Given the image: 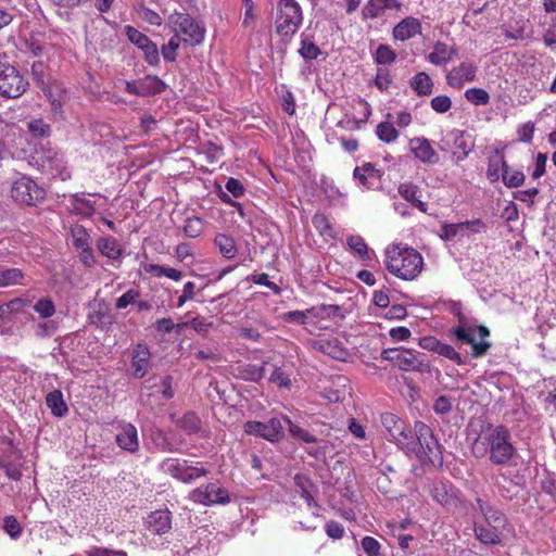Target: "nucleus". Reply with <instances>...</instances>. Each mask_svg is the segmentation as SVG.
<instances>
[{
    "label": "nucleus",
    "instance_id": "nucleus-64",
    "mask_svg": "<svg viewBox=\"0 0 556 556\" xmlns=\"http://www.w3.org/2000/svg\"><path fill=\"white\" fill-rule=\"evenodd\" d=\"M87 554L88 556H128L124 551H114L104 547H91Z\"/></svg>",
    "mask_w": 556,
    "mask_h": 556
},
{
    "label": "nucleus",
    "instance_id": "nucleus-16",
    "mask_svg": "<svg viewBox=\"0 0 556 556\" xmlns=\"http://www.w3.org/2000/svg\"><path fill=\"white\" fill-rule=\"evenodd\" d=\"M165 84L156 76H146L135 81H126L125 90L131 94L139 97H148L163 92Z\"/></svg>",
    "mask_w": 556,
    "mask_h": 556
},
{
    "label": "nucleus",
    "instance_id": "nucleus-50",
    "mask_svg": "<svg viewBox=\"0 0 556 556\" xmlns=\"http://www.w3.org/2000/svg\"><path fill=\"white\" fill-rule=\"evenodd\" d=\"M179 426L189 433L199 431L201 422L194 413L185 414L179 420Z\"/></svg>",
    "mask_w": 556,
    "mask_h": 556
},
{
    "label": "nucleus",
    "instance_id": "nucleus-46",
    "mask_svg": "<svg viewBox=\"0 0 556 556\" xmlns=\"http://www.w3.org/2000/svg\"><path fill=\"white\" fill-rule=\"evenodd\" d=\"M203 222L197 216H192L186 219L184 226V232L189 238H197L203 231Z\"/></svg>",
    "mask_w": 556,
    "mask_h": 556
},
{
    "label": "nucleus",
    "instance_id": "nucleus-1",
    "mask_svg": "<svg viewBox=\"0 0 556 556\" xmlns=\"http://www.w3.org/2000/svg\"><path fill=\"white\" fill-rule=\"evenodd\" d=\"M471 451L475 457H488L494 466H507L517 455L510 431L503 425H489L473 441Z\"/></svg>",
    "mask_w": 556,
    "mask_h": 556
},
{
    "label": "nucleus",
    "instance_id": "nucleus-31",
    "mask_svg": "<svg viewBox=\"0 0 556 556\" xmlns=\"http://www.w3.org/2000/svg\"><path fill=\"white\" fill-rule=\"evenodd\" d=\"M46 403L47 406L51 409V413L56 417L65 416L68 410L63 400V394L59 390H54L48 393Z\"/></svg>",
    "mask_w": 556,
    "mask_h": 556
},
{
    "label": "nucleus",
    "instance_id": "nucleus-44",
    "mask_svg": "<svg viewBox=\"0 0 556 556\" xmlns=\"http://www.w3.org/2000/svg\"><path fill=\"white\" fill-rule=\"evenodd\" d=\"M299 52L303 59L306 61H312L318 58L320 54V49L307 37L302 35L301 48Z\"/></svg>",
    "mask_w": 556,
    "mask_h": 556
},
{
    "label": "nucleus",
    "instance_id": "nucleus-56",
    "mask_svg": "<svg viewBox=\"0 0 556 556\" xmlns=\"http://www.w3.org/2000/svg\"><path fill=\"white\" fill-rule=\"evenodd\" d=\"M3 529L12 539L18 538L22 532L20 522L14 516H7L4 518Z\"/></svg>",
    "mask_w": 556,
    "mask_h": 556
},
{
    "label": "nucleus",
    "instance_id": "nucleus-53",
    "mask_svg": "<svg viewBox=\"0 0 556 556\" xmlns=\"http://www.w3.org/2000/svg\"><path fill=\"white\" fill-rule=\"evenodd\" d=\"M139 298V290L131 288L116 300L115 307L117 309H124L127 306L137 303Z\"/></svg>",
    "mask_w": 556,
    "mask_h": 556
},
{
    "label": "nucleus",
    "instance_id": "nucleus-9",
    "mask_svg": "<svg viewBox=\"0 0 556 556\" xmlns=\"http://www.w3.org/2000/svg\"><path fill=\"white\" fill-rule=\"evenodd\" d=\"M28 81L11 64L0 60V96L8 99L20 98L27 89Z\"/></svg>",
    "mask_w": 556,
    "mask_h": 556
},
{
    "label": "nucleus",
    "instance_id": "nucleus-33",
    "mask_svg": "<svg viewBox=\"0 0 556 556\" xmlns=\"http://www.w3.org/2000/svg\"><path fill=\"white\" fill-rule=\"evenodd\" d=\"M71 241L76 250L91 247L92 243L87 229L78 224L71 227Z\"/></svg>",
    "mask_w": 556,
    "mask_h": 556
},
{
    "label": "nucleus",
    "instance_id": "nucleus-7",
    "mask_svg": "<svg viewBox=\"0 0 556 556\" xmlns=\"http://www.w3.org/2000/svg\"><path fill=\"white\" fill-rule=\"evenodd\" d=\"M11 198L14 202L35 206L46 198V191L27 175H18L11 184Z\"/></svg>",
    "mask_w": 556,
    "mask_h": 556
},
{
    "label": "nucleus",
    "instance_id": "nucleus-26",
    "mask_svg": "<svg viewBox=\"0 0 556 556\" xmlns=\"http://www.w3.org/2000/svg\"><path fill=\"white\" fill-rule=\"evenodd\" d=\"M400 10L401 3L397 0H369L363 8L362 14L364 18L374 20L378 17L384 10Z\"/></svg>",
    "mask_w": 556,
    "mask_h": 556
},
{
    "label": "nucleus",
    "instance_id": "nucleus-52",
    "mask_svg": "<svg viewBox=\"0 0 556 556\" xmlns=\"http://www.w3.org/2000/svg\"><path fill=\"white\" fill-rule=\"evenodd\" d=\"M28 131L39 138H45L50 135V126L42 119H33L27 123Z\"/></svg>",
    "mask_w": 556,
    "mask_h": 556
},
{
    "label": "nucleus",
    "instance_id": "nucleus-2",
    "mask_svg": "<svg viewBox=\"0 0 556 556\" xmlns=\"http://www.w3.org/2000/svg\"><path fill=\"white\" fill-rule=\"evenodd\" d=\"M384 265L397 278L413 280L421 273L424 258L413 248L393 244L386 249Z\"/></svg>",
    "mask_w": 556,
    "mask_h": 556
},
{
    "label": "nucleus",
    "instance_id": "nucleus-22",
    "mask_svg": "<svg viewBox=\"0 0 556 556\" xmlns=\"http://www.w3.org/2000/svg\"><path fill=\"white\" fill-rule=\"evenodd\" d=\"M476 509H479L481 515L483 516V523L488 526H496V528L504 530L506 526V518L498 509L491 506L484 500L478 497L476 500Z\"/></svg>",
    "mask_w": 556,
    "mask_h": 556
},
{
    "label": "nucleus",
    "instance_id": "nucleus-24",
    "mask_svg": "<svg viewBox=\"0 0 556 556\" xmlns=\"http://www.w3.org/2000/svg\"><path fill=\"white\" fill-rule=\"evenodd\" d=\"M147 527L153 534H164L172 528V517L168 510H155L147 517Z\"/></svg>",
    "mask_w": 556,
    "mask_h": 556
},
{
    "label": "nucleus",
    "instance_id": "nucleus-60",
    "mask_svg": "<svg viewBox=\"0 0 556 556\" xmlns=\"http://www.w3.org/2000/svg\"><path fill=\"white\" fill-rule=\"evenodd\" d=\"M452 406V400L448 396L441 395L434 401L433 410L438 415H445L451 412Z\"/></svg>",
    "mask_w": 556,
    "mask_h": 556
},
{
    "label": "nucleus",
    "instance_id": "nucleus-40",
    "mask_svg": "<svg viewBox=\"0 0 556 556\" xmlns=\"http://www.w3.org/2000/svg\"><path fill=\"white\" fill-rule=\"evenodd\" d=\"M181 41H184L181 37L178 34H174L168 42L162 47L161 52L165 61H176L177 50L179 49Z\"/></svg>",
    "mask_w": 556,
    "mask_h": 556
},
{
    "label": "nucleus",
    "instance_id": "nucleus-25",
    "mask_svg": "<svg viewBox=\"0 0 556 556\" xmlns=\"http://www.w3.org/2000/svg\"><path fill=\"white\" fill-rule=\"evenodd\" d=\"M420 22L415 17H406L395 25L393 28V37L396 40L405 41L420 34Z\"/></svg>",
    "mask_w": 556,
    "mask_h": 556
},
{
    "label": "nucleus",
    "instance_id": "nucleus-63",
    "mask_svg": "<svg viewBox=\"0 0 556 556\" xmlns=\"http://www.w3.org/2000/svg\"><path fill=\"white\" fill-rule=\"evenodd\" d=\"M269 381L279 387H289L291 382L289 376L279 367L273 369Z\"/></svg>",
    "mask_w": 556,
    "mask_h": 556
},
{
    "label": "nucleus",
    "instance_id": "nucleus-42",
    "mask_svg": "<svg viewBox=\"0 0 556 556\" xmlns=\"http://www.w3.org/2000/svg\"><path fill=\"white\" fill-rule=\"evenodd\" d=\"M465 98L473 105H486L490 102V96L482 88H469L465 91Z\"/></svg>",
    "mask_w": 556,
    "mask_h": 556
},
{
    "label": "nucleus",
    "instance_id": "nucleus-51",
    "mask_svg": "<svg viewBox=\"0 0 556 556\" xmlns=\"http://www.w3.org/2000/svg\"><path fill=\"white\" fill-rule=\"evenodd\" d=\"M312 222L321 236L333 237V230L326 215L321 213H316L313 216Z\"/></svg>",
    "mask_w": 556,
    "mask_h": 556
},
{
    "label": "nucleus",
    "instance_id": "nucleus-21",
    "mask_svg": "<svg viewBox=\"0 0 556 556\" xmlns=\"http://www.w3.org/2000/svg\"><path fill=\"white\" fill-rule=\"evenodd\" d=\"M150 358L151 354L146 345L138 344L134 349L131 356V368L135 378L140 379L148 374L151 366Z\"/></svg>",
    "mask_w": 556,
    "mask_h": 556
},
{
    "label": "nucleus",
    "instance_id": "nucleus-49",
    "mask_svg": "<svg viewBox=\"0 0 556 556\" xmlns=\"http://www.w3.org/2000/svg\"><path fill=\"white\" fill-rule=\"evenodd\" d=\"M465 237L463 223L444 224L441 226L440 237L443 240H452L456 237Z\"/></svg>",
    "mask_w": 556,
    "mask_h": 556
},
{
    "label": "nucleus",
    "instance_id": "nucleus-47",
    "mask_svg": "<svg viewBox=\"0 0 556 556\" xmlns=\"http://www.w3.org/2000/svg\"><path fill=\"white\" fill-rule=\"evenodd\" d=\"M396 54L393 49H391L388 45H379L376 53L375 60L378 64H391L395 61Z\"/></svg>",
    "mask_w": 556,
    "mask_h": 556
},
{
    "label": "nucleus",
    "instance_id": "nucleus-18",
    "mask_svg": "<svg viewBox=\"0 0 556 556\" xmlns=\"http://www.w3.org/2000/svg\"><path fill=\"white\" fill-rule=\"evenodd\" d=\"M477 66L470 62H462L446 75V83L454 89H462L466 83L475 80Z\"/></svg>",
    "mask_w": 556,
    "mask_h": 556
},
{
    "label": "nucleus",
    "instance_id": "nucleus-54",
    "mask_svg": "<svg viewBox=\"0 0 556 556\" xmlns=\"http://www.w3.org/2000/svg\"><path fill=\"white\" fill-rule=\"evenodd\" d=\"M437 353L441 356H444L458 365L465 364L460 354L450 344L440 342Z\"/></svg>",
    "mask_w": 556,
    "mask_h": 556
},
{
    "label": "nucleus",
    "instance_id": "nucleus-38",
    "mask_svg": "<svg viewBox=\"0 0 556 556\" xmlns=\"http://www.w3.org/2000/svg\"><path fill=\"white\" fill-rule=\"evenodd\" d=\"M377 170L375 169L374 165L370 163H366L361 167H356L353 172V176L356 180L359 181L361 185L364 187L369 188L371 184L369 182L370 179L377 178Z\"/></svg>",
    "mask_w": 556,
    "mask_h": 556
},
{
    "label": "nucleus",
    "instance_id": "nucleus-10",
    "mask_svg": "<svg viewBox=\"0 0 556 556\" xmlns=\"http://www.w3.org/2000/svg\"><path fill=\"white\" fill-rule=\"evenodd\" d=\"M160 469L184 483H191L208 473L204 467L193 466L189 460L172 457L164 459L160 464Z\"/></svg>",
    "mask_w": 556,
    "mask_h": 556
},
{
    "label": "nucleus",
    "instance_id": "nucleus-20",
    "mask_svg": "<svg viewBox=\"0 0 556 556\" xmlns=\"http://www.w3.org/2000/svg\"><path fill=\"white\" fill-rule=\"evenodd\" d=\"M430 494L432 498L444 507H451L456 502V490L446 481H434L430 485Z\"/></svg>",
    "mask_w": 556,
    "mask_h": 556
},
{
    "label": "nucleus",
    "instance_id": "nucleus-28",
    "mask_svg": "<svg viewBox=\"0 0 556 556\" xmlns=\"http://www.w3.org/2000/svg\"><path fill=\"white\" fill-rule=\"evenodd\" d=\"M456 53L454 48L448 47L444 42L438 41L432 52L428 55V61L433 65L440 66L451 61Z\"/></svg>",
    "mask_w": 556,
    "mask_h": 556
},
{
    "label": "nucleus",
    "instance_id": "nucleus-4",
    "mask_svg": "<svg viewBox=\"0 0 556 556\" xmlns=\"http://www.w3.org/2000/svg\"><path fill=\"white\" fill-rule=\"evenodd\" d=\"M452 313L458 317V326L453 329V334L463 343L471 345V355L475 358L485 355L491 348V343L485 339L490 336V331L485 326L473 328L470 326L462 313V305L454 303Z\"/></svg>",
    "mask_w": 556,
    "mask_h": 556
},
{
    "label": "nucleus",
    "instance_id": "nucleus-62",
    "mask_svg": "<svg viewBox=\"0 0 556 556\" xmlns=\"http://www.w3.org/2000/svg\"><path fill=\"white\" fill-rule=\"evenodd\" d=\"M400 194L408 202L415 203L418 199V188L413 184H402L399 187Z\"/></svg>",
    "mask_w": 556,
    "mask_h": 556
},
{
    "label": "nucleus",
    "instance_id": "nucleus-19",
    "mask_svg": "<svg viewBox=\"0 0 556 556\" xmlns=\"http://www.w3.org/2000/svg\"><path fill=\"white\" fill-rule=\"evenodd\" d=\"M409 150L422 163L435 164L439 155L426 138L418 137L409 140Z\"/></svg>",
    "mask_w": 556,
    "mask_h": 556
},
{
    "label": "nucleus",
    "instance_id": "nucleus-41",
    "mask_svg": "<svg viewBox=\"0 0 556 556\" xmlns=\"http://www.w3.org/2000/svg\"><path fill=\"white\" fill-rule=\"evenodd\" d=\"M33 309L39 315L42 319L51 318L55 312V305L53 301L49 298L39 299L33 306Z\"/></svg>",
    "mask_w": 556,
    "mask_h": 556
},
{
    "label": "nucleus",
    "instance_id": "nucleus-11",
    "mask_svg": "<svg viewBox=\"0 0 556 556\" xmlns=\"http://www.w3.org/2000/svg\"><path fill=\"white\" fill-rule=\"evenodd\" d=\"M383 359L393 362L401 370L427 372L430 369L426 362L425 354L412 350H384L381 354Z\"/></svg>",
    "mask_w": 556,
    "mask_h": 556
},
{
    "label": "nucleus",
    "instance_id": "nucleus-12",
    "mask_svg": "<svg viewBox=\"0 0 556 556\" xmlns=\"http://www.w3.org/2000/svg\"><path fill=\"white\" fill-rule=\"evenodd\" d=\"M283 417H273L267 422L247 421L244 424V431L248 434L257 435L270 442H278L283 438Z\"/></svg>",
    "mask_w": 556,
    "mask_h": 556
},
{
    "label": "nucleus",
    "instance_id": "nucleus-5",
    "mask_svg": "<svg viewBox=\"0 0 556 556\" xmlns=\"http://www.w3.org/2000/svg\"><path fill=\"white\" fill-rule=\"evenodd\" d=\"M29 163L42 174L53 178L59 177L61 180H66L71 176L66 169L63 153L50 147H36Z\"/></svg>",
    "mask_w": 556,
    "mask_h": 556
},
{
    "label": "nucleus",
    "instance_id": "nucleus-39",
    "mask_svg": "<svg viewBox=\"0 0 556 556\" xmlns=\"http://www.w3.org/2000/svg\"><path fill=\"white\" fill-rule=\"evenodd\" d=\"M283 421L289 426V432L292 438L298 439L304 443H316L317 439L307 430L293 424L288 417H283Z\"/></svg>",
    "mask_w": 556,
    "mask_h": 556
},
{
    "label": "nucleus",
    "instance_id": "nucleus-27",
    "mask_svg": "<svg viewBox=\"0 0 556 556\" xmlns=\"http://www.w3.org/2000/svg\"><path fill=\"white\" fill-rule=\"evenodd\" d=\"M68 201L71 203L72 212L84 217L91 216L96 211L94 203L91 200L86 199L84 193L71 194Z\"/></svg>",
    "mask_w": 556,
    "mask_h": 556
},
{
    "label": "nucleus",
    "instance_id": "nucleus-14",
    "mask_svg": "<svg viewBox=\"0 0 556 556\" xmlns=\"http://www.w3.org/2000/svg\"><path fill=\"white\" fill-rule=\"evenodd\" d=\"M381 425L389 434V440L394 442L401 450L407 446L408 435L412 430L406 424L392 413H383L381 415Z\"/></svg>",
    "mask_w": 556,
    "mask_h": 556
},
{
    "label": "nucleus",
    "instance_id": "nucleus-15",
    "mask_svg": "<svg viewBox=\"0 0 556 556\" xmlns=\"http://www.w3.org/2000/svg\"><path fill=\"white\" fill-rule=\"evenodd\" d=\"M125 33L128 40L143 52L144 59L150 65L155 66L160 63L157 46L147 35L132 26H126Z\"/></svg>",
    "mask_w": 556,
    "mask_h": 556
},
{
    "label": "nucleus",
    "instance_id": "nucleus-29",
    "mask_svg": "<svg viewBox=\"0 0 556 556\" xmlns=\"http://www.w3.org/2000/svg\"><path fill=\"white\" fill-rule=\"evenodd\" d=\"M97 248L103 256L110 260H117L122 255V248L113 237L100 238L97 241Z\"/></svg>",
    "mask_w": 556,
    "mask_h": 556
},
{
    "label": "nucleus",
    "instance_id": "nucleus-3",
    "mask_svg": "<svg viewBox=\"0 0 556 556\" xmlns=\"http://www.w3.org/2000/svg\"><path fill=\"white\" fill-rule=\"evenodd\" d=\"M407 455H414L422 464H441L440 445L431 428L422 421H416L414 432L408 435L407 446L403 450Z\"/></svg>",
    "mask_w": 556,
    "mask_h": 556
},
{
    "label": "nucleus",
    "instance_id": "nucleus-59",
    "mask_svg": "<svg viewBox=\"0 0 556 556\" xmlns=\"http://www.w3.org/2000/svg\"><path fill=\"white\" fill-rule=\"evenodd\" d=\"M534 124L532 122H527L520 125L517 129L518 140L522 142H531L534 135Z\"/></svg>",
    "mask_w": 556,
    "mask_h": 556
},
{
    "label": "nucleus",
    "instance_id": "nucleus-6",
    "mask_svg": "<svg viewBox=\"0 0 556 556\" xmlns=\"http://www.w3.org/2000/svg\"><path fill=\"white\" fill-rule=\"evenodd\" d=\"M303 21L302 9L295 0H280L277 4L275 20L276 33L289 41L298 31Z\"/></svg>",
    "mask_w": 556,
    "mask_h": 556
},
{
    "label": "nucleus",
    "instance_id": "nucleus-35",
    "mask_svg": "<svg viewBox=\"0 0 556 556\" xmlns=\"http://www.w3.org/2000/svg\"><path fill=\"white\" fill-rule=\"evenodd\" d=\"M214 242L224 257L233 258L236 256L238 249L231 237L219 233L215 237Z\"/></svg>",
    "mask_w": 556,
    "mask_h": 556
},
{
    "label": "nucleus",
    "instance_id": "nucleus-37",
    "mask_svg": "<svg viewBox=\"0 0 556 556\" xmlns=\"http://www.w3.org/2000/svg\"><path fill=\"white\" fill-rule=\"evenodd\" d=\"M376 135L382 142L391 143L399 138V131L390 122H381L376 127Z\"/></svg>",
    "mask_w": 556,
    "mask_h": 556
},
{
    "label": "nucleus",
    "instance_id": "nucleus-36",
    "mask_svg": "<svg viewBox=\"0 0 556 556\" xmlns=\"http://www.w3.org/2000/svg\"><path fill=\"white\" fill-rule=\"evenodd\" d=\"M146 271L153 275L154 277H167L174 281H179L182 278V273L176 268L167 267L164 265L149 264L146 267Z\"/></svg>",
    "mask_w": 556,
    "mask_h": 556
},
{
    "label": "nucleus",
    "instance_id": "nucleus-58",
    "mask_svg": "<svg viewBox=\"0 0 556 556\" xmlns=\"http://www.w3.org/2000/svg\"><path fill=\"white\" fill-rule=\"evenodd\" d=\"M463 226L465 236H469L470 233H480L486 229V225L480 218L464 222Z\"/></svg>",
    "mask_w": 556,
    "mask_h": 556
},
{
    "label": "nucleus",
    "instance_id": "nucleus-23",
    "mask_svg": "<svg viewBox=\"0 0 556 556\" xmlns=\"http://www.w3.org/2000/svg\"><path fill=\"white\" fill-rule=\"evenodd\" d=\"M476 538L485 545H498L502 543L503 530L496 526H488L482 521H475L473 526Z\"/></svg>",
    "mask_w": 556,
    "mask_h": 556
},
{
    "label": "nucleus",
    "instance_id": "nucleus-13",
    "mask_svg": "<svg viewBox=\"0 0 556 556\" xmlns=\"http://www.w3.org/2000/svg\"><path fill=\"white\" fill-rule=\"evenodd\" d=\"M190 500L204 506H213L216 504H228L230 496L226 489L218 483L212 482L194 489L190 493Z\"/></svg>",
    "mask_w": 556,
    "mask_h": 556
},
{
    "label": "nucleus",
    "instance_id": "nucleus-8",
    "mask_svg": "<svg viewBox=\"0 0 556 556\" xmlns=\"http://www.w3.org/2000/svg\"><path fill=\"white\" fill-rule=\"evenodd\" d=\"M168 25L175 34L181 37L184 42L191 46L199 45L204 39L205 29L186 13L170 14Z\"/></svg>",
    "mask_w": 556,
    "mask_h": 556
},
{
    "label": "nucleus",
    "instance_id": "nucleus-43",
    "mask_svg": "<svg viewBox=\"0 0 556 556\" xmlns=\"http://www.w3.org/2000/svg\"><path fill=\"white\" fill-rule=\"evenodd\" d=\"M502 179L507 188H518L525 182L526 176L521 170H510L507 166L502 173Z\"/></svg>",
    "mask_w": 556,
    "mask_h": 556
},
{
    "label": "nucleus",
    "instance_id": "nucleus-61",
    "mask_svg": "<svg viewBox=\"0 0 556 556\" xmlns=\"http://www.w3.org/2000/svg\"><path fill=\"white\" fill-rule=\"evenodd\" d=\"M362 548L368 556H378L380 551V544L372 536H365L362 540Z\"/></svg>",
    "mask_w": 556,
    "mask_h": 556
},
{
    "label": "nucleus",
    "instance_id": "nucleus-48",
    "mask_svg": "<svg viewBox=\"0 0 556 556\" xmlns=\"http://www.w3.org/2000/svg\"><path fill=\"white\" fill-rule=\"evenodd\" d=\"M59 324L52 319H46L38 323L35 327V336L38 338H48L56 332Z\"/></svg>",
    "mask_w": 556,
    "mask_h": 556
},
{
    "label": "nucleus",
    "instance_id": "nucleus-34",
    "mask_svg": "<svg viewBox=\"0 0 556 556\" xmlns=\"http://www.w3.org/2000/svg\"><path fill=\"white\" fill-rule=\"evenodd\" d=\"M24 274L18 268L0 267V288L23 285Z\"/></svg>",
    "mask_w": 556,
    "mask_h": 556
},
{
    "label": "nucleus",
    "instance_id": "nucleus-55",
    "mask_svg": "<svg viewBox=\"0 0 556 556\" xmlns=\"http://www.w3.org/2000/svg\"><path fill=\"white\" fill-rule=\"evenodd\" d=\"M431 109L437 113H446L452 108V101L447 96H437L431 99Z\"/></svg>",
    "mask_w": 556,
    "mask_h": 556
},
{
    "label": "nucleus",
    "instance_id": "nucleus-32",
    "mask_svg": "<svg viewBox=\"0 0 556 556\" xmlns=\"http://www.w3.org/2000/svg\"><path fill=\"white\" fill-rule=\"evenodd\" d=\"M410 87L419 96H429L432 92L433 83L428 74L420 72L410 79Z\"/></svg>",
    "mask_w": 556,
    "mask_h": 556
},
{
    "label": "nucleus",
    "instance_id": "nucleus-17",
    "mask_svg": "<svg viewBox=\"0 0 556 556\" xmlns=\"http://www.w3.org/2000/svg\"><path fill=\"white\" fill-rule=\"evenodd\" d=\"M117 429L115 441L118 447L131 454L137 453L140 447L137 428L130 422L119 421Z\"/></svg>",
    "mask_w": 556,
    "mask_h": 556
},
{
    "label": "nucleus",
    "instance_id": "nucleus-45",
    "mask_svg": "<svg viewBox=\"0 0 556 556\" xmlns=\"http://www.w3.org/2000/svg\"><path fill=\"white\" fill-rule=\"evenodd\" d=\"M350 249L356 253L362 260H369L368 247L365 240L359 236H351L348 239Z\"/></svg>",
    "mask_w": 556,
    "mask_h": 556
},
{
    "label": "nucleus",
    "instance_id": "nucleus-30",
    "mask_svg": "<svg viewBox=\"0 0 556 556\" xmlns=\"http://www.w3.org/2000/svg\"><path fill=\"white\" fill-rule=\"evenodd\" d=\"M507 168V163L497 151L489 159L486 177L491 182H495L502 177V173Z\"/></svg>",
    "mask_w": 556,
    "mask_h": 556
},
{
    "label": "nucleus",
    "instance_id": "nucleus-57",
    "mask_svg": "<svg viewBox=\"0 0 556 556\" xmlns=\"http://www.w3.org/2000/svg\"><path fill=\"white\" fill-rule=\"evenodd\" d=\"M138 14L141 20H143L144 22H147L151 25L160 26L163 22V18L161 17V15L159 13H156L155 11H153L147 7H141L138 11Z\"/></svg>",
    "mask_w": 556,
    "mask_h": 556
}]
</instances>
